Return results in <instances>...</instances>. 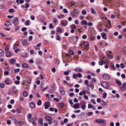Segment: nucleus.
Returning a JSON list of instances; mask_svg holds the SVG:
<instances>
[{"label": "nucleus", "instance_id": "obj_41", "mask_svg": "<svg viewBox=\"0 0 126 126\" xmlns=\"http://www.w3.org/2000/svg\"><path fill=\"white\" fill-rule=\"evenodd\" d=\"M56 40H57V41H60V40H61V37L59 36V34H58V33H56Z\"/></svg>", "mask_w": 126, "mask_h": 126}, {"label": "nucleus", "instance_id": "obj_60", "mask_svg": "<svg viewBox=\"0 0 126 126\" xmlns=\"http://www.w3.org/2000/svg\"><path fill=\"white\" fill-rule=\"evenodd\" d=\"M63 12H64V13H67V12H68V11H67V9L66 8H64L63 9Z\"/></svg>", "mask_w": 126, "mask_h": 126}, {"label": "nucleus", "instance_id": "obj_24", "mask_svg": "<svg viewBox=\"0 0 126 126\" xmlns=\"http://www.w3.org/2000/svg\"><path fill=\"white\" fill-rule=\"evenodd\" d=\"M73 39H75V40H74V43L77 42V40H78V36L76 35L75 36H73Z\"/></svg>", "mask_w": 126, "mask_h": 126}, {"label": "nucleus", "instance_id": "obj_5", "mask_svg": "<svg viewBox=\"0 0 126 126\" xmlns=\"http://www.w3.org/2000/svg\"><path fill=\"white\" fill-rule=\"evenodd\" d=\"M102 78L103 79H104V80H110V78H111V77L109 74L105 73L102 75Z\"/></svg>", "mask_w": 126, "mask_h": 126}, {"label": "nucleus", "instance_id": "obj_26", "mask_svg": "<svg viewBox=\"0 0 126 126\" xmlns=\"http://www.w3.org/2000/svg\"><path fill=\"white\" fill-rule=\"evenodd\" d=\"M74 109H78L79 108V103H77L74 104Z\"/></svg>", "mask_w": 126, "mask_h": 126}, {"label": "nucleus", "instance_id": "obj_11", "mask_svg": "<svg viewBox=\"0 0 126 126\" xmlns=\"http://www.w3.org/2000/svg\"><path fill=\"white\" fill-rule=\"evenodd\" d=\"M29 107L30 108H31V109H35V103H34V102H31L29 104Z\"/></svg>", "mask_w": 126, "mask_h": 126}, {"label": "nucleus", "instance_id": "obj_12", "mask_svg": "<svg viewBox=\"0 0 126 126\" xmlns=\"http://www.w3.org/2000/svg\"><path fill=\"white\" fill-rule=\"evenodd\" d=\"M6 57L7 58H10L11 57H12V53L10 51L6 52Z\"/></svg>", "mask_w": 126, "mask_h": 126}, {"label": "nucleus", "instance_id": "obj_32", "mask_svg": "<svg viewBox=\"0 0 126 126\" xmlns=\"http://www.w3.org/2000/svg\"><path fill=\"white\" fill-rule=\"evenodd\" d=\"M4 8H5V5L1 4L0 5V9H4Z\"/></svg>", "mask_w": 126, "mask_h": 126}, {"label": "nucleus", "instance_id": "obj_8", "mask_svg": "<svg viewBox=\"0 0 126 126\" xmlns=\"http://www.w3.org/2000/svg\"><path fill=\"white\" fill-rule=\"evenodd\" d=\"M59 90L60 91V94L61 95H62V96H63L65 94L64 89H63V87H60Z\"/></svg>", "mask_w": 126, "mask_h": 126}, {"label": "nucleus", "instance_id": "obj_62", "mask_svg": "<svg viewBox=\"0 0 126 126\" xmlns=\"http://www.w3.org/2000/svg\"><path fill=\"white\" fill-rule=\"evenodd\" d=\"M91 102L92 103H93V104H94L95 105V104H96V101H95V99H92L91 100Z\"/></svg>", "mask_w": 126, "mask_h": 126}, {"label": "nucleus", "instance_id": "obj_2", "mask_svg": "<svg viewBox=\"0 0 126 126\" xmlns=\"http://www.w3.org/2000/svg\"><path fill=\"white\" fill-rule=\"evenodd\" d=\"M101 85L105 89H110V84H108V83L107 82H105V81L104 82H102L101 83Z\"/></svg>", "mask_w": 126, "mask_h": 126}, {"label": "nucleus", "instance_id": "obj_61", "mask_svg": "<svg viewBox=\"0 0 126 126\" xmlns=\"http://www.w3.org/2000/svg\"><path fill=\"white\" fill-rule=\"evenodd\" d=\"M25 5L26 8H28L30 6V5L28 3H26Z\"/></svg>", "mask_w": 126, "mask_h": 126}, {"label": "nucleus", "instance_id": "obj_15", "mask_svg": "<svg viewBox=\"0 0 126 126\" xmlns=\"http://www.w3.org/2000/svg\"><path fill=\"white\" fill-rule=\"evenodd\" d=\"M49 105H50V102H45V103L44 109H45V110H47V109H48Z\"/></svg>", "mask_w": 126, "mask_h": 126}, {"label": "nucleus", "instance_id": "obj_35", "mask_svg": "<svg viewBox=\"0 0 126 126\" xmlns=\"http://www.w3.org/2000/svg\"><path fill=\"white\" fill-rule=\"evenodd\" d=\"M37 106H41L42 105V100L41 99H39L37 102Z\"/></svg>", "mask_w": 126, "mask_h": 126}, {"label": "nucleus", "instance_id": "obj_33", "mask_svg": "<svg viewBox=\"0 0 126 126\" xmlns=\"http://www.w3.org/2000/svg\"><path fill=\"white\" fill-rule=\"evenodd\" d=\"M4 55V52L2 50L0 49V57H3Z\"/></svg>", "mask_w": 126, "mask_h": 126}, {"label": "nucleus", "instance_id": "obj_30", "mask_svg": "<svg viewBox=\"0 0 126 126\" xmlns=\"http://www.w3.org/2000/svg\"><path fill=\"white\" fill-rule=\"evenodd\" d=\"M14 71L15 72V73H18V72H19V71H20V68H15L14 69Z\"/></svg>", "mask_w": 126, "mask_h": 126}, {"label": "nucleus", "instance_id": "obj_29", "mask_svg": "<svg viewBox=\"0 0 126 126\" xmlns=\"http://www.w3.org/2000/svg\"><path fill=\"white\" fill-rule=\"evenodd\" d=\"M85 47H89V43L87 41H84L83 42Z\"/></svg>", "mask_w": 126, "mask_h": 126}, {"label": "nucleus", "instance_id": "obj_10", "mask_svg": "<svg viewBox=\"0 0 126 126\" xmlns=\"http://www.w3.org/2000/svg\"><path fill=\"white\" fill-rule=\"evenodd\" d=\"M21 41L22 42L23 45L24 46V47H26L27 45V40L24 39L21 40Z\"/></svg>", "mask_w": 126, "mask_h": 126}, {"label": "nucleus", "instance_id": "obj_55", "mask_svg": "<svg viewBox=\"0 0 126 126\" xmlns=\"http://www.w3.org/2000/svg\"><path fill=\"white\" fill-rule=\"evenodd\" d=\"M10 63H15V60L14 59H11L10 61Z\"/></svg>", "mask_w": 126, "mask_h": 126}, {"label": "nucleus", "instance_id": "obj_14", "mask_svg": "<svg viewBox=\"0 0 126 126\" xmlns=\"http://www.w3.org/2000/svg\"><path fill=\"white\" fill-rule=\"evenodd\" d=\"M84 83L86 85L87 87L88 88L91 87V85H90V84H89V82L88 81V80H85Z\"/></svg>", "mask_w": 126, "mask_h": 126}, {"label": "nucleus", "instance_id": "obj_34", "mask_svg": "<svg viewBox=\"0 0 126 126\" xmlns=\"http://www.w3.org/2000/svg\"><path fill=\"white\" fill-rule=\"evenodd\" d=\"M81 24H82V25H87L88 23H87V22L86 21L83 20L81 22Z\"/></svg>", "mask_w": 126, "mask_h": 126}, {"label": "nucleus", "instance_id": "obj_38", "mask_svg": "<svg viewBox=\"0 0 126 126\" xmlns=\"http://www.w3.org/2000/svg\"><path fill=\"white\" fill-rule=\"evenodd\" d=\"M70 72V70H68L67 71L64 72V75H68Z\"/></svg>", "mask_w": 126, "mask_h": 126}, {"label": "nucleus", "instance_id": "obj_13", "mask_svg": "<svg viewBox=\"0 0 126 126\" xmlns=\"http://www.w3.org/2000/svg\"><path fill=\"white\" fill-rule=\"evenodd\" d=\"M38 125L40 126H43V119L39 118L38 120Z\"/></svg>", "mask_w": 126, "mask_h": 126}, {"label": "nucleus", "instance_id": "obj_54", "mask_svg": "<svg viewBox=\"0 0 126 126\" xmlns=\"http://www.w3.org/2000/svg\"><path fill=\"white\" fill-rule=\"evenodd\" d=\"M30 18L31 20H35V16L33 15H31Z\"/></svg>", "mask_w": 126, "mask_h": 126}, {"label": "nucleus", "instance_id": "obj_31", "mask_svg": "<svg viewBox=\"0 0 126 126\" xmlns=\"http://www.w3.org/2000/svg\"><path fill=\"white\" fill-rule=\"evenodd\" d=\"M58 19H62V18H63L64 17V15L63 14H60L57 16Z\"/></svg>", "mask_w": 126, "mask_h": 126}, {"label": "nucleus", "instance_id": "obj_45", "mask_svg": "<svg viewBox=\"0 0 126 126\" xmlns=\"http://www.w3.org/2000/svg\"><path fill=\"white\" fill-rule=\"evenodd\" d=\"M62 47V49H63V50H66L67 49L66 45L63 44Z\"/></svg>", "mask_w": 126, "mask_h": 126}, {"label": "nucleus", "instance_id": "obj_18", "mask_svg": "<svg viewBox=\"0 0 126 126\" xmlns=\"http://www.w3.org/2000/svg\"><path fill=\"white\" fill-rule=\"evenodd\" d=\"M22 65L23 68H28L29 67V65H28V64L26 63H23Z\"/></svg>", "mask_w": 126, "mask_h": 126}, {"label": "nucleus", "instance_id": "obj_6", "mask_svg": "<svg viewBox=\"0 0 126 126\" xmlns=\"http://www.w3.org/2000/svg\"><path fill=\"white\" fill-rule=\"evenodd\" d=\"M18 21H19V19H18V18H15L12 21V24H14V26H17Z\"/></svg>", "mask_w": 126, "mask_h": 126}, {"label": "nucleus", "instance_id": "obj_28", "mask_svg": "<svg viewBox=\"0 0 126 126\" xmlns=\"http://www.w3.org/2000/svg\"><path fill=\"white\" fill-rule=\"evenodd\" d=\"M57 31L58 33H63V30L61 28H58Z\"/></svg>", "mask_w": 126, "mask_h": 126}, {"label": "nucleus", "instance_id": "obj_17", "mask_svg": "<svg viewBox=\"0 0 126 126\" xmlns=\"http://www.w3.org/2000/svg\"><path fill=\"white\" fill-rule=\"evenodd\" d=\"M104 63H106V62L103 61L102 59L100 60V61L98 62L99 65H102Z\"/></svg>", "mask_w": 126, "mask_h": 126}, {"label": "nucleus", "instance_id": "obj_37", "mask_svg": "<svg viewBox=\"0 0 126 126\" xmlns=\"http://www.w3.org/2000/svg\"><path fill=\"white\" fill-rule=\"evenodd\" d=\"M91 13L93 14H97V13L96 12V11H95V10L94 9V8H92L91 9Z\"/></svg>", "mask_w": 126, "mask_h": 126}, {"label": "nucleus", "instance_id": "obj_48", "mask_svg": "<svg viewBox=\"0 0 126 126\" xmlns=\"http://www.w3.org/2000/svg\"><path fill=\"white\" fill-rule=\"evenodd\" d=\"M107 23H108V25L110 27L112 26V23H111V21L110 20H107Z\"/></svg>", "mask_w": 126, "mask_h": 126}, {"label": "nucleus", "instance_id": "obj_51", "mask_svg": "<svg viewBox=\"0 0 126 126\" xmlns=\"http://www.w3.org/2000/svg\"><path fill=\"white\" fill-rule=\"evenodd\" d=\"M0 87L1 88H4V84L2 83H0Z\"/></svg>", "mask_w": 126, "mask_h": 126}, {"label": "nucleus", "instance_id": "obj_9", "mask_svg": "<svg viewBox=\"0 0 126 126\" xmlns=\"http://www.w3.org/2000/svg\"><path fill=\"white\" fill-rule=\"evenodd\" d=\"M76 9H74L73 11H72L70 12V14L72 17H75L76 16V13H77V11H75Z\"/></svg>", "mask_w": 126, "mask_h": 126}, {"label": "nucleus", "instance_id": "obj_40", "mask_svg": "<svg viewBox=\"0 0 126 126\" xmlns=\"http://www.w3.org/2000/svg\"><path fill=\"white\" fill-rule=\"evenodd\" d=\"M69 55H71V56H73V55H74V52H73V51H72V50H69Z\"/></svg>", "mask_w": 126, "mask_h": 126}, {"label": "nucleus", "instance_id": "obj_44", "mask_svg": "<svg viewBox=\"0 0 126 126\" xmlns=\"http://www.w3.org/2000/svg\"><path fill=\"white\" fill-rule=\"evenodd\" d=\"M92 81L93 83H96V82H97V80L95 78H93L92 79Z\"/></svg>", "mask_w": 126, "mask_h": 126}, {"label": "nucleus", "instance_id": "obj_1", "mask_svg": "<svg viewBox=\"0 0 126 126\" xmlns=\"http://www.w3.org/2000/svg\"><path fill=\"white\" fill-rule=\"evenodd\" d=\"M116 83L119 85L120 88L122 91H126V82H124L123 84H122V82L120 80L116 79L115 80Z\"/></svg>", "mask_w": 126, "mask_h": 126}, {"label": "nucleus", "instance_id": "obj_25", "mask_svg": "<svg viewBox=\"0 0 126 126\" xmlns=\"http://www.w3.org/2000/svg\"><path fill=\"white\" fill-rule=\"evenodd\" d=\"M25 25L26 26H29V25H30V21L29 20H27L25 23Z\"/></svg>", "mask_w": 126, "mask_h": 126}, {"label": "nucleus", "instance_id": "obj_52", "mask_svg": "<svg viewBox=\"0 0 126 126\" xmlns=\"http://www.w3.org/2000/svg\"><path fill=\"white\" fill-rule=\"evenodd\" d=\"M59 107H61V108H63V106H64V105L63 104V103H60L59 104Z\"/></svg>", "mask_w": 126, "mask_h": 126}, {"label": "nucleus", "instance_id": "obj_53", "mask_svg": "<svg viewBox=\"0 0 126 126\" xmlns=\"http://www.w3.org/2000/svg\"><path fill=\"white\" fill-rule=\"evenodd\" d=\"M14 124H15V125H17V124H18V121L17 120L16 118L15 119V120H14Z\"/></svg>", "mask_w": 126, "mask_h": 126}, {"label": "nucleus", "instance_id": "obj_21", "mask_svg": "<svg viewBox=\"0 0 126 126\" xmlns=\"http://www.w3.org/2000/svg\"><path fill=\"white\" fill-rule=\"evenodd\" d=\"M101 37L104 39V40H107V38L106 37V33L102 32L101 33Z\"/></svg>", "mask_w": 126, "mask_h": 126}, {"label": "nucleus", "instance_id": "obj_23", "mask_svg": "<svg viewBox=\"0 0 126 126\" xmlns=\"http://www.w3.org/2000/svg\"><path fill=\"white\" fill-rule=\"evenodd\" d=\"M5 26L6 27H9V25H11V23H10L9 21H7L5 23Z\"/></svg>", "mask_w": 126, "mask_h": 126}, {"label": "nucleus", "instance_id": "obj_4", "mask_svg": "<svg viewBox=\"0 0 126 126\" xmlns=\"http://www.w3.org/2000/svg\"><path fill=\"white\" fill-rule=\"evenodd\" d=\"M45 119L46 120V121H48V122H49V125H53V119H52V117L46 115L45 117Z\"/></svg>", "mask_w": 126, "mask_h": 126}, {"label": "nucleus", "instance_id": "obj_39", "mask_svg": "<svg viewBox=\"0 0 126 126\" xmlns=\"http://www.w3.org/2000/svg\"><path fill=\"white\" fill-rule=\"evenodd\" d=\"M18 124H19V125L20 126H24V122H23V121H19V122H18Z\"/></svg>", "mask_w": 126, "mask_h": 126}, {"label": "nucleus", "instance_id": "obj_46", "mask_svg": "<svg viewBox=\"0 0 126 126\" xmlns=\"http://www.w3.org/2000/svg\"><path fill=\"white\" fill-rule=\"evenodd\" d=\"M16 113H18V114H20L21 113V109L19 108H17L16 110Z\"/></svg>", "mask_w": 126, "mask_h": 126}, {"label": "nucleus", "instance_id": "obj_56", "mask_svg": "<svg viewBox=\"0 0 126 126\" xmlns=\"http://www.w3.org/2000/svg\"><path fill=\"white\" fill-rule=\"evenodd\" d=\"M102 97H103V98H107V93H104L103 94Z\"/></svg>", "mask_w": 126, "mask_h": 126}, {"label": "nucleus", "instance_id": "obj_3", "mask_svg": "<svg viewBox=\"0 0 126 126\" xmlns=\"http://www.w3.org/2000/svg\"><path fill=\"white\" fill-rule=\"evenodd\" d=\"M95 122L97 123V124H99V125H101V124L107 125V122H106V121L104 119H96L95 120Z\"/></svg>", "mask_w": 126, "mask_h": 126}, {"label": "nucleus", "instance_id": "obj_43", "mask_svg": "<svg viewBox=\"0 0 126 126\" xmlns=\"http://www.w3.org/2000/svg\"><path fill=\"white\" fill-rule=\"evenodd\" d=\"M70 28L71 29H75L76 28V26H75V25L74 24H73V25H71L70 26Z\"/></svg>", "mask_w": 126, "mask_h": 126}, {"label": "nucleus", "instance_id": "obj_49", "mask_svg": "<svg viewBox=\"0 0 126 126\" xmlns=\"http://www.w3.org/2000/svg\"><path fill=\"white\" fill-rule=\"evenodd\" d=\"M33 121H34V119L33 118H30L28 120V121L29 122V123H32Z\"/></svg>", "mask_w": 126, "mask_h": 126}, {"label": "nucleus", "instance_id": "obj_57", "mask_svg": "<svg viewBox=\"0 0 126 126\" xmlns=\"http://www.w3.org/2000/svg\"><path fill=\"white\" fill-rule=\"evenodd\" d=\"M53 22L55 24L57 23V22H58V19H57V18H54Z\"/></svg>", "mask_w": 126, "mask_h": 126}, {"label": "nucleus", "instance_id": "obj_64", "mask_svg": "<svg viewBox=\"0 0 126 126\" xmlns=\"http://www.w3.org/2000/svg\"><path fill=\"white\" fill-rule=\"evenodd\" d=\"M81 126H88V124L87 123H83L82 124Z\"/></svg>", "mask_w": 126, "mask_h": 126}, {"label": "nucleus", "instance_id": "obj_36", "mask_svg": "<svg viewBox=\"0 0 126 126\" xmlns=\"http://www.w3.org/2000/svg\"><path fill=\"white\" fill-rule=\"evenodd\" d=\"M87 116H88V117H91V116H93V112H88L87 113Z\"/></svg>", "mask_w": 126, "mask_h": 126}, {"label": "nucleus", "instance_id": "obj_16", "mask_svg": "<svg viewBox=\"0 0 126 126\" xmlns=\"http://www.w3.org/2000/svg\"><path fill=\"white\" fill-rule=\"evenodd\" d=\"M10 82V78H6L4 81L5 84H7V85H9Z\"/></svg>", "mask_w": 126, "mask_h": 126}, {"label": "nucleus", "instance_id": "obj_20", "mask_svg": "<svg viewBox=\"0 0 126 126\" xmlns=\"http://www.w3.org/2000/svg\"><path fill=\"white\" fill-rule=\"evenodd\" d=\"M110 66L111 68H112V69H113L114 70H116V69H117L116 66H115V64H114V63H111Z\"/></svg>", "mask_w": 126, "mask_h": 126}, {"label": "nucleus", "instance_id": "obj_59", "mask_svg": "<svg viewBox=\"0 0 126 126\" xmlns=\"http://www.w3.org/2000/svg\"><path fill=\"white\" fill-rule=\"evenodd\" d=\"M82 14H83V15H86V11H85V10H83Z\"/></svg>", "mask_w": 126, "mask_h": 126}, {"label": "nucleus", "instance_id": "obj_58", "mask_svg": "<svg viewBox=\"0 0 126 126\" xmlns=\"http://www.w3.org/2000/svg\"><path fill=\"white\" fill-rule=\"evenodd\" d=\"M120 67H121V68H125V64L123 63H121L120 64Z\"/></svg>", "mask_w": 126, "mask_h": 126}, {"label": "nucleus", "instance_id": "obj_42", "mask_svg": "<svg viewBox=\"0 0 126 126\" xmlns=\"http://www.w3.org/2000/svg\"><path fill=\"white\" fill-rule=\"evenodd\" d=\"M28 95V93L26 91H24L23 92V96H24V97H27Z\"/></svg>", "mask_w": 126, "mask_h": 126}, {"label": "nucleus", "instance_id": "obj_22", "mask_svg": "<svg viewBox=\"0 0 126 126\" xmlns=\"http://www.w3.org/2000/svg\"><path fill=\"white\" fill-rule=\"evenodd\" d=\"M5 52L7 53V52H9V45H7L6 47L5 48Z\"/></svg>", "mask_w": 126, "mask_h": 126}, {"label": "nucleus", "instance_id": "obj_63", "mask_svg": "<svg viewBox=\"0 0 126 126\" xmlns=\"http://www.w3.org/2000/svg\"><path fill=\"white\" fill-rule=\"evenodd\" d=\"M77 74H74L73 75V78H74V79H75V78H77Z\"/></svg>", "mask_w": 126, "mask_h": 126}, {"label": "nucleus", "instance_id": "obj_47", "mask_svg": "<svg viewBox=\"0 0 126 126\" xmlns=\"http://www.w3.org/2000/svg\"><path fill=\"white\" fill-rule=\"evenodd\" d=\"M27 118L28 119H31L32 118V115L31 114V113H29L27 115Z\"/></svg>", "mask_w": 126, "mask_h": 126}, {"label": "nucleus", "instance_id": "obj_7", "mask_svg": "<svg viewBox=\"0 0 126 126\" xmlns=\"http://www.w3.org/2000/svg\"><path fill=\"white\" fill-rule=\"evenodd\" d=\"M80 104L81 105V109L84 110L86 108V102L85 101H81L80 102Z\"/></svg>", "mask_w": 126, "mask_h": 126}, {"label": "nucleus", "instance_id": "obj_19", "mask_svg": "<svg viewBox=\"0 0 126 126\" xmlns=\"http://www.w3.org/2000/svg\"><path fill=\"white\" fill-rule=\"evenodd\" d=\"M75 71H76V72H82L83 70L82 69H81V68H75Z\"/></svg>", "mask_w": 126, "mask_h": 126}, {"label": "nucleus", "instance_id": "obj_27", "mask_svg": "<svg viewBox=\"0 0 126 126\" xmlns=\"http://www.w3.org/2000/svg\"><path fill=\"white\" fill-rule=\"evenodd\" d=\"M100 104L102 106H107V103L104 101V100H101Z\"/></svg>", "mask_w": 126, "mask_h": 126}, {"label": "nucleus", "instance_id": "obj_50", "mask_svg": "<svg viewBox=\"0 0 126 126\" xmlns=\"http://www.w3.org/2000/svg\"><path fill=\"white\" fill-rule=\"evenodd\" d=\"M107 58H108V59H113V56H112V55H109V54H107Z\"/></svg>", "mask_w": 126, "mask_h": 126}]
</instances>
